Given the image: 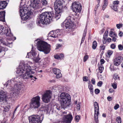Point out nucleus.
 I'll return each mask as SVG.
<instances>
[{
    "label": "nucleus",
    "mask_w": 123,
    "mask_h": 123,
    "mask_svg": "<svg viewBox=\"0 0 123 123\" xmlns=\"http://www.w3.org/2000/svg\"><path fill=\"white\" fill-rule=\"evenodd\" d=\"M16 72L18 75L24 79H27L29 78H32V79L33 80V78L37 79L36 77H33L31 75L34 74V72L32 71L31 67L29 65H27L26 66L23 65L21 67L20 65L19 68L17 69Z\"/></svg>",
    "instance_id": "f257e3e1"
},
{
    "label": "nucleus",
    "mask_w": 123,
    "mask_h": 123,
    "mask_svg": "<svg viewBox=\"0 0 123 123\" xmlns=\"http://www.w3.org/2000/svg\"><path fill=\"white\" fill-rule=\"evenodd\" d=\"M21 79L18 77L14 78V79H12L11 81L8 80L4 85L6 86V87L9 86H11L10 84L14 82L15 85H14V88H13L12 87L9 88L11 92V93L12 94L13 97H14L18 98L20 95V91L21 89L22 88V84L20 82Z\"/></svg>",
    "instance_id": "f03ea898"
},
{
    "label": "nucleus",
    "mask_w": 123,
    "mask_h": 123,
    "mask_svg": "<svg viewBox=\"0 0 123 123\" xmlns=\"http://www.w3.org/2000/svg\"><path fill=\"white\" fill-rule=\"evenodd\" d=\"M53 16V14L50 12H45L42 13L40 15L39 19L37 21L38 24L41 23L43 25H46L49 23Z\"/></svg>",
    "instance_id": "7ed1b4c3"
},
{
    "label": "nucleus",
    "mask_w": 123,
    "mask_h": 123,
    "mask_svg": "<svg viewBox=\"0 0 123 123\" xmlns=\"http://www.w3.org/2000/svg\"><path fill=\"white\" fill-rule=\"evenodd\" d=\"M38 41L37 43V49L39 51H43L45 54L49 53L50 50V46L45 42L40 40L38 39H36L35 41Z\"/></svg>",
    "instance_id": "20e7f679"
},
{
    "label": "nucleus",
    "mask_w": 123,
    "mask_h": 123,
    "mask_svg": "<svg viewBox=\"0 0 123 123\" xmlns=\"http://www.w3.org/2000/svg\"><path fill=\"white\" fill-rule=\"evenodd\" d=\"M60 98L62 99V106L63 107H67L70 105L71 97L70 95L67 93L63 92L60 95Z\"/></svg>",
    "instance_id": "39448f33"
},
{
    "label": "nucleus",
    "mask_w": 123,
    "mask_h": 123,
    "mask_svg": "<svg viewBox=\"0 0 123 123\" xmlns=\"http://www.w3.org/2000/svg\"><path fill=\"white\" fill-rule=\"evenodd\" d=\"M29 123H41L43 118V115H32L29 117Z\"/></svg>",
    "instance_id": "423d86ee"
},
{
    "label": "nucleus",
    "mask_w": 123,
    "mask_h": 123,
    "mask_svg": "<svg viewBox=\"0 0 123 123\" xmlns=\"http://www.w3.org/2000/svg\"><path fill=\"white\" fill-rule=\"evenodd\" d=\"M52 93L50 90H48L42 95V99L45 103H48L51 98Z\"/></svg>",
    "instance_id": "0eeeda50"
},
{
    "label": "nucleus",
    "mask_w": 123,
    "mask_h": 123,
    "mask_svg": "<svg viewBox=\"0 0 123 123\" xmlns=\"http://www.w3.org/2000/svg\"><path fill=\"white\" fill-rule=\"evenodd\" d=\"M0 34L2 35H6L7 36L11 37L13 35L11 32L10 29L9 28L4 27L0 25Z\"/></svg>",
    "instance_id": "6e6552de"
},
{
    "label": "nucleus",
    "mask_w": 123,
    "mask_h": 123,
    "mask_svg": "<svg viewBox=\"0 0 123 123\" xmlns=\"http://www.w3.org/2000/svg\"><path fill=\"white\" fill-rule=\"evenodd\" d=\"M72 7L73 11L75 13V15H76L78 13L80 12L82 6L79 2H75L73 3Z\"/></svg>",
    "instance_id": "1a4fd4ad"
},
{
    "label": "nucleus",
    "mask_w": 123,
    "mask_h": 123,
    "mask_svg": "<svg viewBox=\"0 0 123 123\" xmlns=\"http://www.w3.org/2000/svg\"><path fill=\"white\" fill-rule=\"evenodd\" d=\"M54 9L58 13L62 12L63 7L62 1L60 0H56L54 3Z\"/></svg>",
    "instance_id": "9d476101"
},
{
    "label": "nucleus",
    "mask_w": 123,
    "mask_h": 123,
    "mask_svg": "<svg viewBox=\"0 0 123 123\" xmlns=\"http://www.w3.org/2000/svg\"><path fill=\"white\" fill-rule=\"evenodd\" d=\"M94 117L96 123H98V115L99 113V107L98 104L96 102L94 103Z\"/></svg>",
    "instance_id": "9b49d317"
},
{
    "label": "nucleus",
    "mask_w": 123,
    "mask_h": 123,
    "mask_svg": "<svg viewBox=\"0 0 123 123\" xmlns=\"http://www.w3.org/2000/svg\"><path fill=\"white\" fill-rule=\"evenodd\" d=\"M39 0H31V6L34 9L39 8L40 7Z\"/></svg>",
    "instance_id": "f8f14e48"
},
{
    "label": "nucleus",
    "mask_w": 123,
    "mask_h": 123,
    "mask_svg": "<svg viewBox=\"0 0 123 123\" xmlns=\"http://www.w3.org/2000/svg\"><path fill=\"white\" fill-rule=\"evenodd\" d=\"M123 59V57L122 56H119L116 57L113 60L114 65L116 66H118L122 61Z\"/></svg>",
    "instance_id": "ddd939ff"
},
{
    "label": "nucleus",
    "mask_w": 123,
    "mask_h": 123,
    "mask_svg": "<svg viewBox=\"0 0 123 123\" xmlns=\"http://www.w3.org/2000/svg\"><path fill=\"white\" fill-rule=\"evenodd\" d=\"M62 26L64 28L65 27L66 29L71 28L73 27V22H69L67 20H65L62 24Z\"/></svg>",
    "instance_id": "4468645a"
},
{
    "label": "nucleus",
    "mask_w": 123,
    "mask_h": 123,
    "mask_svg": "<svg viewBox=\"0 0 123 123\" xmlns=\"http://www.w3.org/2000/svg\"><path fill=\"white\" fill-rule=\"evenodd\" d=\"M63 121L66 123H70L73 117L71 114H69L63 115Z\"/></svg>",
    "instance_id": "2eb2a0df"
},
{
    "label": "nucleus",
    "mask_w": 123,
    "mask_h": 123,
    "mask_svg": "<svg viewBox=\"0 0 123 123\" xmlns=\"http://www.w3.org/2000/svg\"><path fill=\"white\" fill-rule=\"evenodd\" d=\"M20 12L21 19L23 20H26L29 18V16L28 15L29 14L27 13L26 14L25 13L24 10L21 9L20 10Z\"/></svg>",
    "instance_id": "dca6fc26"
},
{
    "label": "nucleus",
    "mask_w": 123,
    "mask_h": 123,
    "mask_svg": "<svg viewBox=\"0 0 123 123\" xmlns=\"http://www.w3.org/2000/svg\"><path fill=\"white\" fill-rule=\"evenodd\" d=\"M49 34L50 35V37L54 38L57 37H58L60 35L59 30H58L51 31L49 32Z\"/></svg>",
    "instance_id": "f3484780"
},
{
    "label": "nucleus",
    "mask_w": 123,
    "mask_h": 123,
    "mask_svg": "<svg viewBox=\"0 0 123 123\" xmlns=\"http://www.w3.org/2000/svg\"><path fill=\"white\" fill-rule=\"evenodd\" d=\"M40 103L31 101L30 103V107L31 108L35 109L38 108L40 106Z\"/></svg>",
    "instance_id": "a211bd4d"
},
{
    "label": "nucleus",
    "mask_w": 123,
    "mask_h": 123,
    "mask_svg": "<svg viewBox=\"0 0 123 123\" xmlns=\"http://www.w3.org/2000/svg\"><path fill=\"white\" fill-rule=\"evenodd\" d=\"M0 1V10H3L5 8L7 5V3L4 1Z\"/></svg>",
    "instance_id": "6ab92c4d"
},
{
    "label": "nucleus",
    "mask_w": 123,
    "mask_h": 123,
    "mask_svg": "<svg viewBox=\"0 0 123 123\" xmlns=\"http://www.w3.org/2000/svg\"><path fill=\"white\" fill-rule=\"evenodd\" d=\"M6 93L4 91H0V102L4 100L6 97Z\"/></svg>",
    "instance_id": "aec40b11"
},
{
    "label": "nucleus",
    "mask_w": 123,
    "mask_h": 123,
    "mask_svg": "<svg viewBox=\"0 0 123 123\" xmlns=\"http://www.w3.org/2000/svg\"><path fill=\"white\" fill-rule=\"evenodd\" d=\"M66 107H62V103L61 102V105L58 104H56L54 106L53 110L54 111H56L55 110L56 109L58 110H61V109L63 108L64 110Z\"/></svg>",
    "instance_id": "412c9836"
},
{
    "label": "nucleus",
    "mask_w": 123,
    "mask_h": 123,
    "mask_svg": "<svg viewBox=\"0 0 123 123\" xmlns=\"http://www.w3.org/2000/svg\"><path fill=\"white\" fill-rule=\"evenodd\" d=\"M5 12L4 11L0 12V21L5 20Z\"/></svg>",
    "instance_id": "4be33fe9"
},
{
    "label": "nucleus",
    "mask_w": 123,
    "mask_h": 123,
    "mask_svg": "<svg viewBox=\"0 0 123 123\" xmlns=\"http://www.w3.org/2000/svg\"><path fill=\"white\" fill-rule=\"evenodd\" d=\"M36 55V53L34 52H31L30 53H27V55L26 56V57L28 58H33L35 57Z\"/></svg>",
    "instance_id": "5701e85b"
},
{
    "label": "nucleus",
    "mask_w": 123,
    "mask_h": 123,
    "mask_svg": "<svg viewBox=\"0 0 123 123\" xmlns=\"http://www.w3.org/2000/svg\"><path fill=\"white\" fill-rule=\"evenodd\" d=\"M40 97L39 96H37L33 97L31 100V101L40 103Z\"/></svg>",
    "instance_id": "b1692460"
},
{
    "label": "nucleus",
    "mask_w": 123,
    "mask_h": 123,
    "mask_svg": "<svg viewBox=\"0 0 123 123\" xmlns=\"http://www.w3.org/2000/svg\"><path fill=\"white\" fill-rule=\"evenodd\" d=\"M43 111L46 112V113H49L51 111V108L50 107H49L48 105H46L45 107H43Z\"/></svg>",
    "instance_id": "393cba45"
},
{
    "label": "nucleus",
    "mask_w": 123,
    "mask_h": 123,
    "mask_svg": "<svg viewBox=\"0 0 123 123\" xmlns=\"http://www.w3.org/2000/svg\"><path fill=\"white\" fill-rule=\"evenodd\" d=\"M87 29L85 28L84 31L83 36L82 37L81 43V44H82L84 41L85 38V37L87 32Z\"/></svg>",
    "instance_id": "a878e982"
},
{
    "label": "nucleus",
    "mask_w": 123,
    "mask_h": 123,
    "mask_svg": "<svg viewBox=\"0 0 123 123\" xmlns=\"http://www.w3.org/2000/svg\"><path fill=\"white\" fill-rule=\"evenodd\" d=\"M90 81H89L88 85V88L90 90L91 93L92 94L93 92V87L92 85L91 84H90Z\"/></svg>",
    "instance_id": "bb28decb"
},
{
    "label": "nucleus",
    "mask_w": 123,
    "mask_h": 123,
    "mask_svg": "<svg viewBox=\"0 0 123 123\" xmlns=\"http://www.w3.org/2000/svg\"><path fill=\"white\" fill-rule=\"evenodd\" d=\"M55 18L56 19V20L59 19L61 17V12L58 13L56 11H55Z\"/></svg>",
    "instance_id": "cd10ccee"
},
{
    "label": "nucleus",
    "mask_w": 123,
    "mask_h": 123,
    "mask_svg": "<svg viewBox=\"0 0 123 123\" xmlns=\"http://www.w3.org/2000/svg\"><path fill=\"white\" fill-rule=\"evenodd\" d=\"M4 39L3 38L0 39V44L1 43H2L3 45L5 46H8V45L10 43H6L4 41Z\"/></svg>",
    "instance_id": "c85d7f7f"
},
{
    "label": "nucleus",
    "mask_w": 123,
    "mask_h": 123,
    "mask_svg": "<svg viewBox=\"0 0 123 123\" xmlns=\"http://www.w3.org/2000/svg\"><path fill=\"white\" fill-rule=\"evenodd\" d=\"M53 71L55 74L61 73L60 70L59 69L56 68H54L53 69Z\"/></svg>",
    "instance_id": "c756f323"
},
{
    "label": "nucleus",
    "mask_w": 123,
    "mask_h": 123,
    "mask_svg": "<svg viewBox=\"0 0 123 123\" xmlns=\"http://www.w3.org/2000/svg\"><path fill=\"white\" fill-rule=\"evenodd\" d=\"M97 43L96 41H94L93 42L92 46V48L93 49H96L97 46Z\"/></svg>",
    "instance_id": "7c9ffc66"
},
{
    "label": "nucleus",
    "mask_w": 123,
    "mask_h": 123,
    "mask_svg": "<svg viewBox=\"0 0 123 123\" xmlns=\"http://www.w3.org/2000/svg\"><path fill=\"white\" fill-rule=\"evenodd\" d=\"M8 49L6 48H5L4 47L0 46V53H1L3 51H7Z\"/></svg>",
    "instance_id": "2f4dec72"
},
{
    "label": "nucleus",
    "mask_w": 123,
    "mask_h": 123,
    "mask_svg": "<svg viewBox=\"0 0 123 123\" xmlns=\"http://www.w3.org/2000/svg\"><path fill=\"white\" fill-rule=\"evenodd\" d=\"M98 69L100 73H102L104 70V67L102 65H101L99 67Z\"/></svg>",
    "instance_id": "473e14b6"
},
{
    "label": "nucleus",
    "mask_w": 123,
    "mask_h": 123,
    "mask_svg": "<svg viewBox=\"0 0 123 123\" xmlns=\"http://www.w3.org/2000/svg\"><path fill=\"white\" fill-rule=\"evenodd\" d=\"M73 19V18L70 16H69L67 18L66 20H67L68 21H69V22H73V21L72 20Z\"/></svg>",
    "instance_id": "72a5a7b5"
},
{
    "label": "nucleus",
    "mask_w": 123,
    "mask_h": 123,
    "mask_svg": "<svg viewBox=\"0 0 123 123\" xmlns=\"http://www.w3.org/2000/svg\"><path fill=\"white\" fill-rule=\"evenodd\" d=\"M117 122V123H121L122 122L121 119L120 117H117L116 118Z\"/></svg>",
    "instance_id": "f704fd0d"
},
{
    "label": "nucleus",
    "mask_w": 123,
    "mask_h": 123,
    "mask_svg": "<svg viewBox=\"0 0 123 123\" xmlns=\"http://www.w3.org/2000/svg\"><path fill=\"white\" fill-rule=\"evenodd\" d=\"M41 2L42 4L44 6L47 5V2L46 0H41Z\"/></svg>",
    "instance_id": "c9c22d12"
},
{
    "label": "nucleus",
    "mask_w": 123,
    "mask_h": 123,
    "mask_svg": "<svg viewBox=\"0 0 123 123\" xmlns=\"http://www.w3.org/2000/svg\"><path fill=\"white\" fill-rule=\"evenodd\" d=\"M113 78L115 80H116L118 79L119 78V77L118 75L116 74H114L113 76Z\"/></svg>",
    "instance_id": "e433bc0d"
},
{
    "label": "nucleus",
    "mask_w": 123,
    "mask_h": 123,
    "mask_svg": "<svg viewBox=\"0 0 123 123\" xmlns=\"http://www.w3.org/2000/svg\"><path fill=\"white\" fill-rule=\"evenodd\" d=\"M112 86L114 89H116L117 88V85L116 83L115 82L114 83L112 84Z\"/></svg>",
    "instance_id": "4c0bfd02"
},
{
    "label": "nucleus",
    "mask_w": 123,
    "mask_h": 123,
    "mask_svg": "<svg viewBox=\"0 0 123 123\" xmlns=\"http://www.w3.org/2000/svg\"><path fill=\"white\" fill-rule=\"evenodd\" d=\"M40 60V58L38 57L34 58V61L36 62H39Z\"/></svg>",
    "instance_id": "58836bf2"
},
{
    "label": "nucleus",
    "mask_w": 123,
    "mask_h": 123,
    "mask_svg": "<svg viewBox=\"0 0 123 123\" xmlns=\"http://www.w3.org/2000/svg\"><path fill=\"white\" fill-rule=\"evenodd\" d=\"M100 51L102 50H104L105 49V46L103 45L102 44L100 45Z\"/></svg>",
    "instance_id": "ea45409f"
},
{
    "label": "nucleus",
    "mask_w": 123,
    "mask_h": 123,
    "mask_svg": "<svg viewBox=\"0 0 123 123\" xmlns=\"http://www.w3.org/2000/svg\"><path fill=\"white\" fill-rule=\"evenodd\" d=\"M119 3V2L118 0H116L113 2V3L114 5H117Z\"/></svg>",
    "instance_id": "a19ab883"
},
{
    "label": "nucleus",
    "mask_w": 123,
    "mask_h": 123,
    "mask_svg": "<svg viewBox=\"0 0 123 123\" xmlns=\"http://www.w3.org/2000/svg\"><path fill=\"white\" fill-rule=\"evenodd\" d=\"M117 6H118L117 5H113L112 8V9L115 11H117Z\"/></svg>",
    "instance_id": "79ce46f5"
},
{
    "label": "nucleus",
    "mask_w": 123,
    "mask_h": 123,
    "mask_svg": "<svg viewBox=\"0 0 123 123\" xmlns=\"http://www.w3.org/2000/svg\"><path fill=\"white\" fill-rule=\"evenodd\" d=\"M55 74L56 75V77L57 79L60 78L62 77V74L61 73H58V74Z\"/></svg>",
    "instance_id": "37998d69"
},
{
    "label": "nucleus",
    "mask_w": 123,
    "mask_h": 123,
    "mask_svg": "<svg viewBox=\"0 0 123 123\" xmlns=\"http://www.w3.org/2000/svg\"><path fill=\"white\" fill-rule=\"evenodd\" d=\"M118 48L119 50H122L123 49V46L121 44H119L118 46Z\"/></svg>",
    "instance_id": "c03bdc74"
},
{
    "label": "nucleus",
    "mask_w": 123,
    "mask_h": 123,
    "mask_svg": "<svg viewBox=\"0 0 123 123\" xmlns=\"http://www.w3.org/2000/svg\"><path fill=\"white\" fill-rule=\"evenodd\" d=\"M110 46L112 49H114L115 48L116 45L115 44L112 43L111 44Z\"/></svg>",
    "instance_id": "a18cd8bd"
},
{
    "label": "nucleus",
    "mask_w": 123,
    "mask_h": 123,
    "mask_svg": "<svg viewBox=\"0 0 123 123\" xmlns=\"http://www.w3.org/2000/svg\"><path fill=\"white\" fill-rule=\"evenodd\" d=\"M108 31H107V33L105 32L104 34L103 37V38H106L107 37L108 35Z\"/></svg>",
    "instance_id": "49530a36"
},
{
    "label": "nucleus",
    "mask_w": 123,
    "mask_h": 123,
    "mask_svg": "<svg viewBox=\"0 0 123 123\" xmlns=\"http://www.w3.org/2000/svg\"><path fill=\"white\" fill-rule=\"evenodd\" d=\"M80 118V117L78 116H76L75 117V119L76 122H78Z\"/></svg>",
    "instance_id": "de8ad7c7"
},
{
    "label": "nucleus",
    "mask_w": 123,
    "mask_h": 123,
    "mask_svg": "<svg viewBox=\"0 0 123 123\" xmlns=\"http://www.w3.org/2000/svg\"><path fill=\"white\" fill-rule=\"evenodd\" d=\"M88 55H86L84 56V61L85 62L88 59Z\"/></svg>",
    "instance_id": "09e8293b"
},
{
    "label": "nucleus",
    "mask_w": 123,
    "mask_h": 123,
    "mask_svg": "<svg viewBox=\"0 0 123 123\" xmlns=\"http://www.w3.org/2000/svg\"><path fill=\"white\" fill-rule=\"evenodd\" d=\"M113 52L112 51L109 50L107 52V54L109 56H110L112 54Z\"/></svg>",
    "instance_id": "8fccbe9b"
},
{
    "label": "nucleus",
    "mask_w": 123,
    "mask_h": 123,
    "mask_svg": "<svg viewBox=\"0 0 123 123\" xmlns=\"http://www.w3.org/2000/svg\"><path fill=\"white\" fill-rule=\"evenodd\" d=\"M119 107V105L118 104L114 106V108L115 110H117Z\"/></svg>",
    "instance_id": "3c124183"
},
{
    "label": "nucleus",
    "mask_w": 123,
    "mask_h": 123,
    "mask_svg": "<svg viewBox=\"0 0 123 123\" xmlns=\"http://www.w3.org/2000/svg\"><path fill=\"white\" fill-rule=\"evenodd\" d=\"M100 92V91L99 89H96L95 90V93L97 94L99 93Z\"/></svg>",
    "instance_id": "603ef678"
},
{
    "label": "nucleus",
    "mask_w": 123,
    "mask_h": 123,
    "mask_svg": "<svg viewBox=\"0 0 123 123\" xmlns=\"http://www.w3.org/2000/svg\"><path fill=\"white\" fill-rule=\"evenodd\" d=\"M106 40L107 43H110L111 41V39L110 37L107 38V39H106Z\"/></svg>",
    "instance_id": "864d4df0"
},
{
    "label": "nucleus",
    "mask_w": 123,
    "mask_h": 123,
    "mask_svg": "<svg viewBox=\"0 0 123 123\" xmlns=\"http://www.w3.org/2000/svg\"><path fill=\"white\" fill-rule=\"evenodd\" d=\"M118 29H120L122 26V25L121 24H117L116 25Z\"/></svg>",
    "instance_id": "5fc2aeb1"
},
{
    "label": "nucleus",
    "mask_w": 123,
    "mask_h": 123,
    "mask_svg": "<svg viewBox=\"0 0 123 123\" xmlns=\"http://www.w3.org/2000/svg\"><path fill=\"white\" fill-rule=\"evenodd\" d=\"M91 81L92 84L93 85H95V79L93 78H92L91 80Z\"/></svg>",
    "instance_id": "6e6d98bb"
},
{
    "label": "nucleus",
    "mask_w": 123,
    "mask_h": 123,
    "mask_svg": "<svg viewBox=\"0 0 123 123\" xmlns=\"http://www.w3.org/2000/svg\"><path fill=\"white\" fill-rule=\"evenodd\" d=\"M102 42L104 44H105L107 42L106 38H103Z\"/></svg>",
    "instance_id": "4d7b16f0"
},
{
    "label": "nucleus",
    "mask_w": 123,
    "mask_h": 123,
    "mask_svg": "<svg viewBox=\"0 0 123 123\" xmlns=\"http://www.w3.org/2000/svg\"><path fill=\"white\" fill-rule=\"evenodd\" d=\"M105 62V61L103 59H102L101 60L100 63H101V65L104 64V63Z\"/></svg>",
    "instance_id": "13d9d810"
},
{
    "label": "nucleus",
    "mask_w": 123,
    "mask_h": 123,
    "mask_svg": "<svg viewBox=\"0 0 123 123\" xmlns=\"http://www.w3.org/2000/svg\"><path fill=\"white\" fill-rule=\"evenodd\" d=\"M99 4L98 3V4L96 6L95 9H94V11L95 12V13H96V11L97 10V9L98 8V7L99 6Z\"/></svg>",
    "instance_id": "bf43d9fd"
},
{
    "label": "nucleus",
    "mask_w": 123,
    "mask_h": 123,
    "mask_svg": "<svg viewBox=\"0 0 123 123\" xmlns=\"http://www.w3.org/2000/svg\"><path fill=\"white\" fill-rule=\"evenodd\" d=\"M119 36L120 37H122L123 36V32L120 31L118 34Z\"/></svg>",
    "instance_id": "052dcab7"
},
{
    "label": "nucleus",
    "mask_w": 123,
    "mask_h": 123,
    "mask_svg": "<svg viewBox=\"0 0 123 123\" xmlns=\"http://www.w3.org/2000/svg\"><path fill=\"white\" fill-rule=\"evenodd\" d=\"M59 59H61L64 56V55L62 54H60L59 55Z\"/></svg>",
    "instance_id": "680f3d73"
},
{
    "label": "nucleus",
    "mask_w": 123,
    "mask_h": 123,
    "mask_svg": "<svg viewBox=\"0 0 123 123\" xmlns=\"http://www.w3.org/2000/svg\"><path fill=\"white\" fill-rule=\"evenodd\" d=\"M88 78L86 76H84L83 78V80L84 81H87V79Z\"/></svg>",
    "instance_id": "e2e57ef3"
},
{
    "label": "nucleus",
    "mask_w": 123,
    "mask_h": 123,
    "mask_svg": "<svg viewBox=\"0 0 123 123\" xmlns=\"http://www.w3.org/2000/svg\"><path fill=\"white\" fill-rule=\"evenodd\" d=\"M52 88V89H53L54 90H55L57 89L58 88V87L56 86H53Z\"/></svg>",
    "instance_id": "0e129e2a"
},
{
    "label": "nucleus",
    "mask_w": 123,
    "mask_h": 123,
    "mask_svg": "<svg viewBox=\"0 0 123 123\" xmlns=\"http://www.w3.org/2000/svg\"><path fill=\"white\" fill-rule=\"evenodd\" d=\"M113 37L112 39V41L114 42H116V40L117 39V37Z\"/></svg>",
    "instance_id": "69168bd1"
},
{
    "label": "nucleus",
    "mask_w": 123,
    "mask_h": 123,
    "mask_svg": "<svg viewBox=\"0 0 123 123\" xmlns=\"http://www.w3.org/2000/svg\"><path fill=\"white\" fill-rule=\"evenodd\" d=\"M107 5L106 4H104V5L103 6L102 9L103 10H104L106 8Z\"/></svg>",
    "instance_id": "338daca9"
},
{
    "label": "nucleus",
    "mask_w": 123,
    "mask_h": 123,
    "mask_svg": "<svg viewBox=\"0 0 123 123\" xmlns=\"http://www.w3.org/2000/svg\"><path fill=\"white\" fill-rule=\"evenodd\" d=\"M102 84V82L101 81H99L98 83V86H101Z\"/></svg>",
    "instance_id": "774afa93"
}]
</instances>
